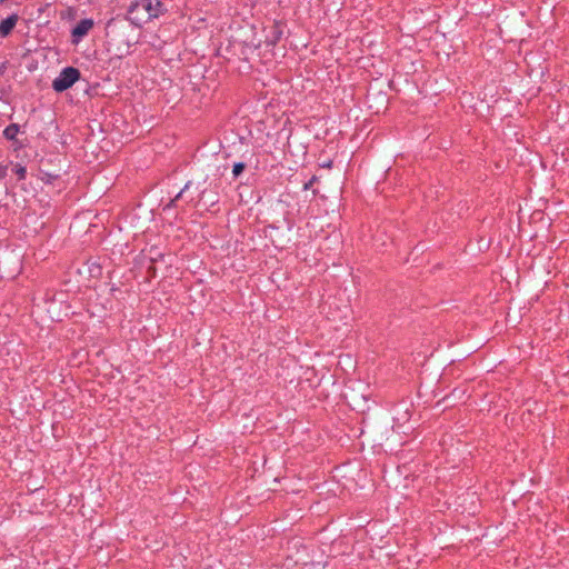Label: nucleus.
Listing matches in <instances>:
<instances>
[{
    "instance_id": "f257e3e1",
    "label": "nucleus",
    "mask_w": 569,
    "mask_h": 569,
    "mask_svg": "<svg viewBox=\"0 0 569 569\" xmlns=\"http://www.w3.org/2000/svg\"><path fill=\"white\" fill-rule=\"evenodd\" d=\"M163 12V4L158 0H136L129 9L134 23L158 18Z\"/></svg>"
},
{
    "instance_id": "f03ea898",
    "label": "nucleus",
    "mask_w": 569,
    "mask_h": 569,
    "mask_svg": "<svg viewBox=\"0 0 569 569\" xmlns=\"http://www.w3.org/2000/svg\"><path fill=\"white\" fill-rule=\"evenodd\" d=\"M79 77L80 72L78 69L68 67L53 80L52 87L57 92H62L69 89L79 79Z\"/></svg>"
},
{
    "instance_id": "7ed1b4c3",
    "label": "nucleus",
    "mask_w": 569,
    "mask_h": 569,
    "mask_svg": "<svg viewBox=\"0 0 569 569\" xmlns=\"http://www.w3.org/2000/svg\"><path fill=\"white\" fill-rule=\"evenodd\" d=\"M93 27V21L90 19L81 20L73 29L72 34L77 38L86 36Z\"/></svg>"
},
{
    "instance_id": "20e7f679",
    "label": "nucleus",
    "mask_w": 569,
    "mask_h": 569,
    "mask_svg": "<svg viewBox=\"0 0 569 569\" xmlns=\"http://www.w3.org/2000/svg\"><path fill=\"white\" fill-rule=\"evenodd\" d=\"M17 20H18L17 16H11V17L4 19L3 21H1L0 34L3 37L9 34L10 31L14 28Z\"/></svg>"
},
{
    "instance_id": "39448f33",
    "label": "nucleus",
    "mask_w": 569,
    "mask_h": 569,
    "mask_svg": "<svg viewBox=\"0 0 569 569\" xmlns=\"http://www.w3.org/2000/svg\"><path fill=\"white\" fill-rule=\"evenodd\" d=\"M18 132H19V127L17 124H10L9 127L6 128V130L3 131V134L7 139L13 140L16 138V136L18 134Z\"/></svg>"
},
{
    "instance_id": "423d86ee",
    "label": "nucleus",
    "mask_w": 569,
    "mask_h": 569,
    "mask_svg": "<svg viewBox=\"0 0 569 569\" xmlns=\"http://www.w3.org/2000/svg\"><path fill=\"white\" fill-rule=\"evenodd\" d=\"M281 33H282V31L280 30L279 26H274L273 27V37L271 39L272 44H274L279 40Z\"/></svg>"
},
{
    "instance_id": "0eeeda50",
    "label": "nucleus",
    "mask_w": 569,
    "mask_h": 569,
    "mask_svg": "<svg viewBox=\"0 0 569 569\" xmlns=\"http://www.w3.org/2000/svg\"><path fill=\"white\" fill-rule=\"evenodd\" d=\"M243 169H244V164H243V163H241V162H239V163H236V164L233 166V170H232V172H233V174L237 177V176H239V174L243 171Z\"/></svg>"
},
{
    "instance_id": "6e6552de",
    "label": "nucleus",
    "mask_w": 569,
    "mask_h": 569,
    "mask_svg": "<svg viewBox=\"0 0 569 569\" xmlns=\"http://www.w3.org/2000/svg\"><path fill=\"white\" fill-rule=\"evenodd\" d=\"M16 173L18 174L19 179H23L26 177V168L18 166L16 168Z\"/></svg>"
},
{
    "instance_id": "1a4fd4ad",
    "label": "nucleus",
    "mask_w": 569,
    "mask_h": 569,
    "mask_svg": "<svg viewBox=\"0 0 569 569\" xmlns=\"http://www.w3.org/2000/svg\"><path fill=\"white\" fill-rule=\"evenodd\" d=\"M316 181L317 177H312L311 180L305 184V190H308Z\"/></svg>"
},
{
    "instance_id": "9d476101",
    "label": "nucleus",
    "mask_w": 569,
    "mask_h": 569,
    "mask_svg": "<svg viewBox=\"0 0 569 569\" xmlns=\"http://www.w3.org/2000/svg\"><path fill=\"white\" fill-rule=\"evenodd\" d=\"M181 194H182V191H181L179 194H177L176 199L171 200V202L168 204V207H172V206H173V202H174L177 199H179V198L181 197Z\"/></svg>"
},
{
    "instance_id": "9b49d317",
    "label": "nucleus",
    "mask_w": 569,
    "mask_h": 569,
    "mask_svg": "<svg viewBox=\"0 0 569 569\" xmlns=\"http://www.w3.org/2000/svg\"><path fill=\"white\" fill-rule=\"evenodd\" d=\"M331 163H332L331 161L325 162V163L322 164V167L330 168V167H331Z\"/></svg>"
}]
</instances>
